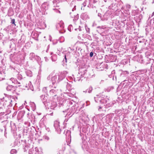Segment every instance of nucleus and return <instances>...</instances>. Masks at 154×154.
Here are the masks:
<instances>
[{
  "mask_svg": "<svg viewBox=\"0 0 154 154\" xmlns=\"http://www.w3.org/2000/svg\"><path fill=\"white\" fill-rule=\"evenodd\" d=\"M48 80L51 79L52 84L49 86V87L53 88L50 91V94L52 96H55L57 94L61 91V89H60L58 83L60 82L57 76V74L52 76L50 74L47 78Z\"/></svg>",
  "mask_w": 154,
  "mask_h": 154,
  "instance_id": "nucleus-1",
  "label": "nucleus"
},
{
  "mask_svg": "<svg viewBox=\"0 0 154 154\" xmlns=\"http://www.w3.org/2000/svg\"><path fill=\"white\" fill-rule=\"evenodd\" d=\"M78 74L74 77L75 82L81 81L83 78L91 77L94 75L92 70L88 71L85 67L80 68Z\"/></svg>",
  "mask_w": 154,
  "mask_h": 154,
  "instance_id": "nucleus-2",
  "label": "nucleus"
},
{
  "mask_svg": "<svg viewBox=\"0 0 154 154\" xmlns=\"http://www.w3.org/2000/svg\"><path fill=\"white\" fill-rule=\"evenodd\" d=\"M83 108L82 107L79 106V105L77 103L75 104V105H73L71 107V109L69 108L67 109L66 111H63V112L66 111L67 112L66 115V117H69L70 118L75 113H78L81 110H82Z\"/></svg>",
  "mask_w": 154,
  "mask_h": 154,
  "instance_id": "nucleus-3",
  "label": "nucleus"
},
{
  "mask_svg": "<svg viewBox=\"0 0 154 154\" xmlns=\"http://www.w3.org/2000/svg\"><path fill=\"white\" fill-rule=\"evenodd\" d=\"M14 101V99L11 97H5L0 100V105L2 106L4 108L11 107L12 106L13 101Z\"/></svg>",
  "mask_w": 154,
  "mask_h": 154,
  "instance_id": "nucleus-4",
  "label": "nucleus"
},
{
  "mask_svg": "<svg viewBox=\"0 0 154 154\" xmlns=\"http://www.w3.org/2000/svg\"><path fill=\"white\" fill-rule=\"evenodd\" d=\"M96 97H94L95 101L97 103L99 100L101 104H106L107 103L109 99L107 98V96H104L103 95H97Z\"/></svg>",
  "mask_w": 154,
  "mask_h": 154,
  "instance_id": "nucleus-5",
  "label": "nucleus"
},
{
  "mask_svg": "<svg viewBox=\"0 0 154 154\" xmlns=\"http://www.w3.org/2000/svg\"><path fill=\"white\" fill-rule=\"evenodd\" d=\"M21 56L20 55H15L13 56V57H10V60L13 63H20L21 62Z\"/></svg>",
  "mask_w": 154,
  "mask_h": 154,
  "instance_id": "nucleus-6",
  "label": "nucleus"
},
{
  "mask_svg": "<svg viewBox=\"0 0 154 154\" xmlns=\"http://www.w3.org/2000/svg\"><path fill=\"white\" fill-rule=\"evenodd\" d=\"M46 105L47 106L46 107H47L48 109L50 108L51 109H54L57 106L56 103L52 101H49L47 103Z\"/></svg>",
  "mask_w": 154,
  "mask_h": 154,
  "instance_id": "nucleus-7",
  "label": "nucleus"
},
{
  "mask_svg": "<svg viewBox=\"0 0 154 154\" xmlns=\"http://www.w3.org/2000/svg\"><path fill=\"white\" fill-rule=\"evenodd\" d=\"M60 122L58 121H56L54 122V126L56 131L58 134H60L61 130L60 128Z\"/></svg>",
  "mask_w": 154,
  "mask_h": 154,
  "instance_id": "nucleus-8",
  "label": "nucleus"
},
{
  "mask_svg": "<svg viewBox=\"0 0 154 154\" xmlns=\"http://www.w3.org/2000/svg\"><path fill=\"white\" fill-rule=\"evenodd\" d=\"M139 79L141 81H142V82H144L148 81L149 78L146 74H141L138 76Z\"/></svg>",
  "mask_w": 154,
  "mask_h": 154,
  "instance_id": "nucleus-9",
  "label": "nucleus"
},
{
  "mask_svg": "<svg viewBox=\"0 0 154 154\" xmlns=\"http://www.w3.org/2000/svg\"><path fill=\"white\" fill-rule=\"evenodd\" d=\"M56 26L57 29L59 31L60 33H63V32L62 31L64 27V23H63L60 22L59 23L57 24Z\"/></svg>",
  "mask_w": 154,
  "mask_h": 154,
  "instance_id": "nucleus-10",
  "label": "nucleus"
},
{
  "mask_svg": "<svg viewBox=\"0 0 154 154\" xmlns=\"http://www.w3.org/2000/svg\"><path fill=\"white\" fill-rule=\"evenodd\" d=\"M139 78V77L138 76H137L136 75H134V74H132L130 76V77L129 78V80L131 82L132 84L131 85L130 87H131L133 84V82H135Z\"/></svg>",
  "mask_w": 154,
  "mask_h": 154,
  "instance_id": "nucleus-11",
  "label": "nucleus"
},
{
  "mask_svg": "<svg viewBox=\"0 0 154 154\" xmlns=\"http://www.w3.org/2000/svg\"><path fill=\"white\" fill-rule=\"evenodd\" d=\"M129 72L126 71H123L121 70L120 74V77L122 79L124 78L127 79L128 78Z\"/></svg>",
  "mask_w": 154,
  "mask_h": 154,
  "instance_id": "nucleus-12",
  "label": "nucleus"
},
{
  "mask_svg": "<svg viewBox=\"0 0 154 154\" xmlns=\"http://www.w3.org/2000/svg\"><path fill=\"white\" fill-rule=\"evenodd\" d=\"M71 131L69 130L66 131V141L67 143H70L71 141Z\"/></svg>",
  "mask_w": 154,
  "mask_h": 154,
  "instance_id": "nucleus-13",
  "label": "nucleus"
},
{
  "mask_svg": "<svg viewBox=\"0 0 154 154\" xmlns=\"http://www.w3.org/2000/svg\"><path fill=\"white\" fill-rule=\"evenodd\" d=\"M66 72H64L63 73L61 72L57 74L59 82H60L65 78L66 76Z\"/></svg>",
  "mask_w": 154,
  "mask_h": 154,
  "instance_id": "nucleus-14",
  "label": "nucleus"
},
{
  "mask_svg": "<svg viewBox=\"0 0 154 154\" xmlns=\"http://www.w3.org/2000/svg\"><path fill=\"white\" fill-rule=\"evenodd\" d=\"M40 98L43 103L46 107V104L48 103L47 102L48 97L47 96H46L45 95H42L41 96Z\"/></svg>",
  "mask_w": 154,
  "mask_h": 154,
  "instance_id": "nucleus-15",
  "label": "nucleus"
},
{
  "mask_svg": "<svg viewBox=\"0 0 154 154\" xmlns=\"http://www.w3.org/2000/svg\"><path fill=\"white\" fill-rule=\"evenodd\" d=\"M15 74L16 75V77L18 80L21 81L23 79L22 75L21 72L16 71L15 72Z\"/></svg>",
  "mask_w": 154,
  "mask_h": 154,
  "instance_id": "nucleus-16",
  "label": "nucleus"
},
{
  "mask_svg": "<svg viewBox=\"0 0 154 154\" xmlns=\"http://www.w3.org/2000/svg\"><path fill=\"white\" fill-rule=\"evenodd\" d=\"M109 16V13L108 12H106L103 15L102 18H101V20L102 21L107 20Z\"/></svg>",
  "mask_w": 154,
  "mask_h": 154,
  "instance_id": "nucleus-17",
  "label": "nucleus"
},
{
  "mask_svg": "<svg viewBox=\"0 0 154 154\" xmlns=\"http://www.w3.org/2000/svg\"><path fill=\"white\" fill-rule=\"evenodd\" d=\"M122 79L123 81L121 82V84L123 85H124L125 84H128V85H129V84L132 83L131 82H130L129 81V79L128 78H127V79L126 78H124Z\"/></svg>",
  "mask_w": 154,
  "mask_h": 154,
  "instance_id": "nucleus-18",
  "label": "nucleus"
},
{
  "mask_svg": "<svg viewBox=\"0 0 154 154\" xmlns=\"http://www.w3.org/2000/svg\"><path fill=\"white\" fill-rule=\"evenodd\" d=\"M48 4L47 3H44L42 4L41 8L43 11H45L48 9Z\"/></svg>",
  "mask_w": 154,
  "mask_h": 154,
  "instance_id": "nucleus-19",
  "label": "nucleus"
},
{
  "mask_svg": "<svg viewBox=\"0 0 154 154\" xmlns=\"http://www.w3.org/2000/svg\"><path fill=\"white\" fill-rule=\"evenodd\" d=\"M34 154H42V150L41 148L38 149L36 147L35 148V150H34Z\"/></svg>",
  "mask_w": 154,
  "mask_h": 154,
  "instance_id": "nucleus-20",
  "label": "nucleus"
},
{
  "mask_svg": "<svg viewBox=\"0 0 154 154\" xmlns=\"http://www.w3.org/2000/svg\"><path fill=\"white\" fill-rule=\"evenodd\" d=\"M0 106V115L1 116L5 114L6 109L4 106L2 107V106L1 105Z\"/></svg>",
  "mask_w": 154,
  "mask_h": 154,
  "instance_id": "nucleus-21",
  "label": "nucleus"
},
{
  "mask_svg": "<svg viewBox=\"0 0 154 154\" xmlns=\"http://www.w3.org/2000/svg\"><path fill=\"white\" fill-rule=\"evenodd\" d=\"M19 144H20V145H21L22 146H23V147H24V146L27 145V144L26 141L25 140H19Z\"/></svg>",
  "mask_w": 154,
  "mask_h": 154,
  "instance_id": "nucleus-22",
  "label": "nucleus"
},
{
  "mask_svg": "<svg viewBox=\"0 0 154 154\" xmlns=\"http://www.w3.org/2000/svg\"><path fill=\"white\" fill-rule=\"evenodd\" d=\"M25 114L24 111H20L18 115V117L19 119H21L22 118Z\"/></svg>",
  "mask_w": 154,
  "mask_h": 154,
  "instance_id": "nucleus-23",
  "label": "nucleus"
},
{
  "mask_svg": "<svg viewBox=\"0 0 154 154\" xmlns=\"http://www.w3.org/2000/svg\"><path fill=\"white\" fill-rule=\"evenodd\" d=\"M92 90V87L91 86H90L87 89H86L85 91H83V92L85 93H86L87 92L88 93H90L91 92Z\"/></svg>",
  "mask_w": 154,
  "mask_h": 154,
  "instance_id": "nucleus-24",
  "label": "nucleus"
},
{
  "mask_svg": "<svg viewBox=\"0 0 154 154\" xmlns=\"http://www.w3.org/2000/svg\"><path fill=\"white\" fill-rule=\"evenodd\" d=\"M10 80L12 82V83L14 84H20V82H18L16 79L12 78Z\"/></svg>",
  "mask_w": 154,
  "mask_h": 154,
  "instance_id": "nucleus-25",
  "label": "nucleus"
},
{
  "mask_svg": "<svg viewBox=\"0 0 154 154\" xmlns=\"http://www.w3.org/2000/svg\"><path fill=\"white\" fill-rule=\"evenodd\" d=\"M67 54H66V55H65L64 58L63 59V66H64L65 65H66V63L67 62V57H68L67 55Z\"/></svg>",
  "mask_w": 154,
  "mask_h": 154,
  "instance_id": "nucleus-26",
  "label": "nucleus"
},
{
  "mask_svg": "<svg viewBox=\"0 0 154 154\" xmlns=\"http://www.w3.org/2000/svg\"><path fill=\"white\" fill-rule=\"evenodd\" d=\"M100 66H102V69H101V70H103V69H107L108 65L106 63H100Z\"/></svg>",
  "mask_w": 154,
  "mask_h": 154,
  "instance_id": "nucleus-27",
  "label": "nucleus"
},
{
  "mask_svg": "<svg viewBox=\"0 0 154 154\" xmlns=\"http://www.w3.org/2000/svg\"><path fill=\"white\" fill-rule=\"evenodd\" d=\"M81 17L83 20H85L88 18V15L86 13H83L81 15Z\"/></svg>",
  "mask_w": 154,
  "mask_h": 154,
  "instance_id": "nucleus-28",
  "label": "nucleus"
},
{
  "mask_svg": "<svg viewBox=\"0 0 154 154\" xmlns=\"http://www.w3.org/2000/svg\"><path fill=\"white\" fill-rule=\"evenodd\" d=\"M117 5H116L115 3L114 4H112L110 6H109V9H111L112 10H115L116 9V7H117Z\"/></svg>",
  "mask_w": 154,
  "mask_h": 154,
  "instance_id": "nucleus-29",
  "label": "nucleus"
},
{
  "mask_svg": "<svg viewBox=\"0 0 154 154\" xmlns=\"http://www.w3.org/2000/svg\"><path fill=\"white\" fill-rule=\"evenodd\" d=\"M29 58L30 60L32 61H34V59L35 58V54L33 53H31L29 54Z\"/></svg>",
  "mask_w": 154,
  "mask_h": 154,
  "instance_id": "nucleus-30",
  "label": "nucleus"
},
{
  "mask_svg": "<svg viewBox=\"0 0 154 154\" xmlns=\"http://www.w3.org/2000/svg\"><path fill=\"white\" fill-rule=\"evenodd\" d=\"M38 34L37 33L34 32L33 33V35H32V37L34 38L35 40L38 41Z\"/></svg>",
  "mask_w": 154,
  "mask_h": 154,
  "instance_id": "nucleus-31",
  "label": "nucleus"
},
{
  "mask_svg": "<svg viewBox=\"0 0 154 154\" xmlns=\"http://www.w3.org/2000/svg\"><path fill=\"white\" fill-rule=\"evenodd\" d=\"M14 89V86L12 85H8L6 87V89L8 91H11V90H13Z\"/></svg>",
  "mask_w": 154,
  "mask_h": 154,
  "instance_id": "nucleus-32",
  "label": "nucleus"
},
{
  "mask_svg": "<svg viewBox=\"0 0 154 154\" xmlns=\"http://www.w3.org/2000/svg\"><path fill=\"white\" fill-rule=\"evenodd\" d=\"M121 14V15H124V14L123 12H122L120 10H116V11L115 12V14L117 16L119 15L120 14Z\"/></svg>",
  "mask_w": 154,
  "mask_h": 154,
  "instance_id": "nucleus-33",
  "label": "nucleus"
},
{
  "mask_svg": "<svg viewBox=\"0 0 154 154\" xmlns=\"http://www.w3.org/2000/svg\"><path fill=\"white\" fill-rule=\"evenodd\" d=\"M67 103V105L68 106H70V105H71L72 104H73V105H75V104H76L75 102L72 100H69V101H68Z\"/></svg>",
  "mask_w": 154,
  "mask_h": 154,
  "instance_id": "nucleus-34",
  "label": "nucleus"
},
{
  "mask_svg": "<svg viewBox=\"0 0 154 154\" xmlns=\"http://www.w3.org/2000/svg\"><path fill=\"white\" fill-rule=\"evenodd\" d=\"M51 60L52 61H55L57 59V56L56 54H54L51 56Z\"/></svg>",
  "mask_w": 154,
  "mask_h": 154,
  "instance_id": "nucleus-35",
  "label": "nucleus"
},
{
  "mask_svg": "<svg viewBox=\"0 0 154 154\" xmlns=\"http://www.w3.org/2000/svg\"><path fill=\"white\" fill-rule=\"evenodd\" d=\"M152 63L150 67V69L151 71H154V60H152Z\"/></svg>",
  "mask_w": 154,
  "mask_h": 154,
  "instance_id": "nucleus-36",
  "label": "nucleus"
},
{
  "mask_svg": "<svg viewBox=\"0 0 154 154\" xmlns=\"http://www.w3.org/2000/svg\"><path fill=\"white\" fill-rule=\"evenodd\" d=\"M106 26H98L97 28L98 29V30H97L98 31H100V29H104L106 28Z\"/></svg>",
  "mask_w": 154,
  "mask_h": 154,
  "instance_id": "nucleus-37",
  "label": "nucleus"
},
{
  "mask_svg": "<svg viewBox=\"0 0 154 154\" xmlns=\"http://www.w3.org/2000/svg\"><path fill=\"white\" fill-rule=\"evenodd\" d=\"M26 72L27 76L29 77H31L32 76V73L31 71L29 70H27L26 71Z\"/></svg>",
  "mask_w": 154,
  "mask_h": 154,
  "instance_id": "nucleus-38",
  "label": "nucleus"
},
{
  "mask_svg": "<svg viewBox=\"0 0 154 154\" xmlns=\"http://www.w3.org/2000/svg\"><path fill=\"white\" fill-rule=\"evenodd\" d=\"M55 7H56L53 8V10L54 11H55L57 13L59 12V13H60V11L58 10V9H59L58 6H55Z\"/></svg>",
  "mask_w": 154,
  "mask_h": 154,
  "instance_id": "nucleus-39",
  "label": "nucleus"
},
{
  "mask_svg": "<svg viewBox=\"0 0 154 154\" xmlns=\"http://www.w3.org/2000/svg\"><path fill=\"white\" fill-rule=\"evenodd\" d=\"M115 70H113L111 72V74L109 75V77L110 78H112V77L115 76Z\"/></svg>",
  "mask_w": 154,
  "mask_h": 154,
  "instance_id": "nucleus-40",
  "label": "nucleus"
},
{
  "mask_svg": "<svg viewBox=\"0 0 154 154\" xmlns=\"http://www.w3.org/2000/svg\"><path fill=\"white\" fill-rule=\"evenodd\" d=\"M59 2V0H54L53 1V3L54 4V7H55L56 6H58L57 4Z\"/></svg>",
  "mask_w": 154,
  "mask_h": 154,
  "instance_id": "nucleus-41",
  "label": "nucleus"
},
{
  "mask_svg": "<svg viewBox=\"0 0 154 154\" xmlns=\"http://www.w3.org/2000/svg\"><path fill=\"white\" fill-rule=\"evenodd\" d=\"M17 152V150L15 149H12L10 151L11 154H16Z\"/></svg>",
  "mask_w": 154,
  "mask_h": 154,
  "instance_id": "nucleus-42",
  "label": "nucleus"
},
{
  "mask_svg": "<svg viewBox=\"0 0 154 154\" xmlns=\"http://www.w3.org/2000/svg\"><path fill=\"white\" fill-rule=\"evenodd\" d=\"M28 86L29 87V88L30 90H31L32 91H33V88L32 85L31 84V82H30L29 83Z\"/></svg>",
  "mask_w": 154,
  "mask_h": 154,
  "instance_id": "nucleus-43",
  "label": "nucleus"
},
{
  "mask_svg": "<svg viewBox=\"0 0 154 154\" xmlns=\"http://www.w3.org/2000/svg\"><path fill=\"white\" fill-rule=\"evenodd\" d=\"M138 12V11L136 10H133L132 12V15H136Z\"/></svg>",
  "mask_w": 154,
  "mask_h": 154,
  "instance_id": "nucleus-44",
  "label": "nucleus"
},
{
  "mask_svg": "<svg viewBox=\"0 0 154 154\" xmlns=\"http://www.w3.org/2000/svg\"><path fill=\"white\" fill-rule=\"evenodd\" d=\"M68 29L69 31L71 32L73 29V27L72 25H69L68 27Z\"/></svg>",
  "mask_w": 154,
  "mask_h": 154,
  "instance_id": "nucleus-45",
  "label": "nucleus"
},
{
  "mask_svg": "<svg viewBox=\"0 0 154 154\" xmlns=\"http://www.w3.org/2000/svg\"><path fill=\"white\" fill-rule=\"evenodd\" d=\"M113 104L112 103H107V104H106L105 105V107L107 108L110 107L112 106Z\"/></svg>",
  "mask_w": 154,
  "mask_h": 154,
  "instance_id": "nucleus-46",
  "label": "nucleus"
},
{
  "mask_svg": "<svg viewBox=\"0 0 154 154\" xmlns=\"http://www.w3.org/2000/svg\"><path fill=\"white\" fill-rule=\"evenodd\" d=\"M74 16V17L73 19V20L75 21H76L79 18V14H77L76 16Z\"/></svg>",
  "mask_w": 154,
  "mask_h": 154,
  "instance_id": "nucleus-47",
  "label": "nucleus"
},
{
  "mask_svg": "<svg viewBox=\"0 0 154 154\" xmlns=\"http://www.w3.org/2000/svg\"><path fill=\"white\" fill-rule=\"evenodd\" d=\"M34 150L33 148L29 150L28 154H34Z\"/></svg>",
  "mask_w": 154,
  "mask_h": 154,
  "instance_id": "nucleus-48",
  "label": "nucleus"
},
{
  "mask_svg": "<svg viewBox=\"0 0 154 154\" xmlns=\"http://www.w3.org/2000/svg\"><path fill=\"white\" fill-rule=\"evenodd\" d=\"M29 148V146H28V145L24 146V147H23V149L24 150V152H26V151Z\"/></svg>",
  "mask_w": 154,
  "mask_h": 154,
  "instance_id": "nucleus-49",
  "label": "nucleus"
},
{
  "mask_svg": "<svg viewBox=\"0 0 154 154\" xmlns=\"http://www.w3.org/2000/svg\"><path fill=\"white\" fill-rule=\"evenodd\" d=\"M121 16H122V21H125L126 20V18H127V17H126V16H124V15H121Z\"/></svg>",
  "mask_w": 154,
  "mask_h": 154,
  "instance_id": "nucleus-50",
  "label": "nucleus"
},
{
  "mask_svg": "<svg viewBox=\"0 0 154 154\" xmlns=\"http://www.w3.org/2000/svg\"><path fill=\"white\" fill-rule=\"evenodd\" d=\"M79 113L82 116H83L85 115V112L83 110H81L79 112Z\"/></svg>",
  "mask_w": 154,
  "mask_h": 154,
  "instance_id": "nucleus-51",
  "label": "nucleus"
},
{
  "mask_svg": "<svg viewBox=\"0 0 154 154\" xmlns=\"http://www.w3.org/2000/svg\"><path fill=\"white\" fill-rule=\"evenodd\" d=\"M35 58H34V60H36L37 61L41 59V58L40 57L37 55H35Z\"/></svg>",
  "mask_w": 154,
  "mask_h": 154,
  "instance_id": "nucleus-52",
  "label": "nucleus"
},
{
  "mask_svg": "<svg viewBox=\"0 0 154 154\" xmlns=\"http://www.w3.org/2000/svg\"><path fill=\"white\" fill-rule=\"evenodd\" d=\"M20 144H19V141L18 140H15L14 142V146H18Z\"/></svg>",
  "mask_w": 154,
  "mask_h": 154,
  "instance_id": "nucleus-53",
  "label": "nucleus"
},
{
  "mask_svg": "<svg viewBox=\"0 0 154 154\" xmlns=\"http://www.w3.org/2000/svg\"><path fill=\"white\" fill-rule=\"evenodd\" d=\"M85 28L87 32L88 33H90V29L88 28L87 26H85Z\"/></svg>",
  "mask_w": 154,
  "mask_h": 154,
  "instance_id": "nucleus-54",
  "label": "nucleus"
},
{
  "mask_svg": "<svg viewBox=\"0 0 154 154\" xmlns=\"http://www.w3.org/2000/svg\"><path fill=\"white\" fill-rule=\"evenodd\" d=\"M126 9L128 11H129V10L131 8V6L129 5H126Z\"/></svg>",
  "mask_w": 154,
  "mask_h": 154,
  "instance_id": "nucleus-55",
  "label": "nucleus"
},
{
  "mask_svg": "<svg viewBox=\"0 0 154 154\" xmlns=\"http://www.w3.org/2000/svg\"><path fill=\"white\" fill-rule=\"evenodd\" d=\"M15 20L14 19H12L11 20V23L12 24H13L14 26H16V24L15 23Z\"/></svg>",
  "mask_w": 154,
  "mask_h": 154,
  "instance_id": "nucleus-56",
  "label": "nucleus"
},
{
  "mask_svg": "<svg viewBox=\"0 0 154 154\" xmlns=\"http://www.w3.org/2000/svg\"><path fill=\"white\" fill-rule=\"evenodd\" d=\"M43 138L47 140H49V137L45 135L43 137Z\"/></svg>",
  "mask_w": 154,
  "mask_h": 154,
  "instance_id": "nucleus-57",
  "label": "nucleus"
},
{
  "mask_svg": "<svg viewBox=\"0 0 154 154\" xmlns=\"http://www.w3.org/2000/svg\"><path fill=\"white\" fill-rule=\"evenodd\" d=\"M53 44L54 45H56L58 42V40H54L52 41Z\"/></svg>",
  "mask_w": 154,
  "mask_h": 154,
  "instance_id": "nucleus-58",
  "label": "nucleus"
},
{
  "mask_svg": "<svg viewBox=\"0 0 154 154\" xmlns=\"http://www.w3.org/2000/svg\"><path fill=\"white\" fill-rule=\"evenodd\" d=\"M65 117L67 118V119L66 118L65 119L64 121V122H63V123H64V124H66V122H67L68 121V120L69 118V117H66V116H65Z\"/></svg>",
  "mask_w": 154,
  "mask_h": 154,
  "instance_id": "nucleus-59",
  "label": "nucleus"
},
{
  "mask_svg": "<svg viewBox=\"0 0 154 154\" xmlns=\"http://www.w3.org/2000/svg\"><path fill=\"white\" fill-rule=\"evenodd\" d=\"M10 67V68L11 69H13L14 70L15 69V66H13L12 64H11Z\"/></svg>",
  "mask_w": 154,
  "mask_h": 154,
  "instance_id": "nucleus-60",
  "label": "nucleus"
},
{
  "mask_svg": "<svg viewBox=\"0 0 154 154\" xmlns=\"http://www.w3.org/2000/svg\"><path fill=\"white\" fill-rule=\"evenodd\" d=\"M32 105L33 107L32 108V110L34 111L35 109V104L34 103H32Z\"/></svg>",
  "mask_w": 154,
  "mask_h": 154,
  "instance_id": "nucleus-61",
  "label": "nucleus"
},
{
  "mask_svg": "<svg viewBox=\"0 0 154 154\" xmlns=\"http://www.w3.org/2000/svg\"><path fill=\"white\" fill-rule=\"evenodd\" d=\"M76 49L77 50L80 51L82 50L81 48L79 47L78 46L76 48Z\"/></svg>",
  "mask_w": 154,
  "mask_h": 154,
  "instance_id": "nucleus-62",
  "label": "nucleus"
},
{
  "mask_svg": "<svg viewBox=\"0 0 154 154\" xmlns=\"http://www.w3.org/2000/svg\"><path fill=\"white\" fill-rule=\"evenodd\" d=\"M60 40H62V41H60V42H63L64 41V38L63 37H61L60 38Z\"/></svg>",
  "mask_w": 154,
  "mask_h": 154,
  "instance_id": "nucleus-63",
  "label": "nucleus"
},
{
  "mask_svg": "<svg viewBox=\"0 0 154 154\" xmlns=\"http://www.w3.org/2000/svg\"><path fill=\"white\" fill-rule=\"evenodd\" d=\"M23 89L24 90H28L29 89V88H28V87L27 86V85L25 86V87Z\"/></svg>",
  "mask_w": 154,
  "mask_h": 154,
  "instance_id": "nucleus-64",
  "label": "nucleus"
}]
</instances>
